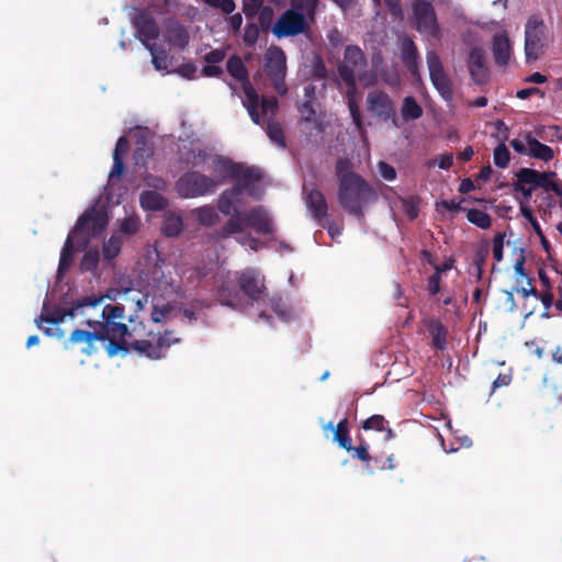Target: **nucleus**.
<instances>
[{
	"instance_id": "f257e3e1",
	"label": "nucleus",
	"mask_w": 562,
	"mask_h": 562,
	"mask_svg": "<svg viewBox=\"0 0 562 562\" xmlns=\"http://www.w3.org/2000/svg\"><path fill=\"white\" fill-rule=\"evenodd\" d=\"M87 325L93 330L75 329L69 337L74 345L85 344L82 352L90 356L95 351V341H108L106 352L110 357L119 351H136L151 360H159L166 357L169 348L178 344L180 338L175 336L173 330L162 333L145 331L143 322L132 324L131 328L116 321H87Z\"/></svg>"
},
{
	"instance_id": "f03ea898",
	"label": "nucleus",
	"mask_w": 562,
	"mask_h": 562,
	"mask_svg": "<svg viewBox=\"0 0 562 562\" xmlns=\"http://www.w3.org/2000/svg\"><path fill=\"white\" fill-rule=\"evenodd\" d=\"M353 165L348 158L336 161L335 171L338 179V202L350 215L362 217L363 206L375 193L369 183L352 170Z\"/></svg>"
},
{
	"instance_id": "7ed1b4c3",
	"label": "nucleus",
	"mask_w": 562,
	"mask_h": 562,
	"mask_svg": "<svg viewBox=\"0 0 562 562\" xmlns=\"http://www.w3.org/2000/svg\"><path fill=\"white\" fill-rule=\"evenodd\" d=\"M367 58L363 50L356 45H348L344 52V58L338 64V75L346 85V98L348 109L356 127L362 130V116L358 104L357 78L359 81L371 85L373 78H368Z\"/></svg>"
},
{
	"instance_id": "20e7f679",
	"label": "nucleus",
	"mask_w": 562,
	"mask_h": 562,
	"mask_svg": "<svg viewBox=\"0 0 562 562\" xmlns=\"http://www.w3.org/2000/svg\"><path fill=\"white\" fill-rule=\"evenodd\" d=\"M263 179V172L260 168L250 166L246 167L240 164L238 176L234 179L236 183L224 190L217 199V210L223 215H229L233 206L239 203L240 195L246 191L249 195L259 198L256 194V184Z\"/></svg>"
},
{
	"instance_id": "39448f33",
	"label": "nucleus",
	"mask_w": 562,
	"mask_h": 562,
	"mask_svg": "<svg viewBox=\"0 0 562 562\" xmlns=\"http://www.w3.org/2000/svg\"><path fill=\"white\" fill-rule=\"evenodd\" d=\"M226 69L232 77L241 82L243 91L245 93L243 104L247 109L252 122L259 124V113L257 110L258 93L249 80L248 70L244 61L239 56L232 55L227 60Z\"/></svg>"
},
{
	"instance_id": "423d86ee",
	"label": "nucleus",
	"mask_w": 562,
	"mask_h": 562,
	"mask_svg": "<svg viewBox=\"0 0 562 562\" xmlns=\"http://www.w3.org/2000/svg\"><path fill=\"white\" fill-rule=\"evenodd\" d=\"M108 223L109 217L104 211L91 207L78 218L71 232L78 237L81 248H85L91 237L99 236L105 229Z\"/></svg>"
},
{
	"instance_id": "0eeeda50",
	"label": "nucleus",
	"mask_w": 562,
	"mask_h": 562,
	"mask_svg": "<svg viewBox=\"0 0 562 562\" xmlns=\"http://www.w3.org/2000/svg\"><path fill=\"white\" fill-rule=\"evenodd\" d=\"M547 25L540 14H532L525 25L526 60H537L546 48Z\"/></svg>"
},
{
	"instance_id": "6e6552de",
	"label": "nucleus",
	"mask_w": 562,
	"mask_h": 562,
	"mask_svg": "<svg viewBox=\"0 0 562 562\" xmlns=\"http://www.w3.org/2000/svg\"><path fill=\"white\" fill-rule=\"evenodd\" d=\"M218 182L212 177L199 171H188L176 183L181 198H198L212 194L216 191Z\"/></svg>"
},
{
	"instance_id": "1a4fd4ad",
	"label": "nucleus",
	"mask_w": 562,
	"mask_h": 562,
	"mask_svg": "<svg viewBox=\"0 0 562 562\" xmlns=\"http://www.w3.org/2000/svg\"><path fill=\"white\" fill-rule=\"evenodd\" d=\"M414 29L435 40L441 38V30L434 5L427 0H414L412 3Z\"/></svg>"
},
{
	"instance_id": "9d476101",
	"label": "nucleus",
	"mask_w": 562,
	"mask_h": 562,
	"mask_svg": "<svg viewBox=\"0 0 562 562\" xmlns=\"http://www.w3.org/2000/svg\"><path fill=\"white\" fill-rule=\"evenodd\" d=\"M297 122L296 128L307 139L319 137L326 128V113L317 110L316 106L308 108L306 104H296Z\"/></svg>"
},
{
	"instance_id": "9b49d317",
	"label": "nucleus",
	"mask_w": 562,
	"mask_h": 562,
	"mask_svg": "<svg viewBox=\"0 0 562 562\" xmlns=\"http://www.w3.org/2000/svg\"><path fill=\"white\" fill-rule=\"evenodd\" d=\"M265 71L271 80L276 92L280 95L286 94V56L280 47L272 46L267 50L265 58Z\"/></svg>"
},
{
	"instance_id": "f8f14e48",
	"label": "nucleus",
	"mask_w": 562,
	"mask_h": 562,
	"mask_svg": "<svg viewBox=\"0 0 562 562\" xmlns=\"http://www.w3.org/2000/svg\"><path fill=\"white\" fill-rule=\"evenodd\" d=\"M307 27L302 12L285 10L273 24L271 32L277 38L293 37L304 33Z\"/></svg>"
},
{
	"instance_id": "ddd939ff",
	"label": "nucleus",
	"mask_w": 562,
	"mask_h": 562,
	"mask_svg": "<svg viewBox=\"0 0 562 562\" xmlns=\"http://www.w3.org/2000/svg\"><path fill=\"white\" fill-rule=\"evenodd\" d=\"M426 61L429 69V77L431 83L447 102L453 98L451 80L447 76L443 65L439 55L435 50H429L426 54Z\"/></svg>"
},
{
	"instance_id": "4468645a",
	"label": "nucleus",
	"mask_w": 562,
	"mask_h": 562,
	"mask_svg": "<svg viewBox=\"0 0 562 562\" xmlns=\"http://www.w3.org/2000/svg\"><path fill=\"white\" fill-rule=\"evenodd\" d=\"M102 296L89 295L81 299H77L76 301L70 302L69 306L64 307L61 310H56L54 313L49 315H41L40 321L45 323H50L57 325L68 316L76 317L78 315L83 314V310L86 307H95L100 305L102 302Z\"/></svg>"
},
{
	"instance_id": "2eb2a0df",
	"label": "nucleus",
	"mask_w": 562,
	"mask_h": 562,
	"mask_svg": "<svg viewBox=\"0 0 562 562\" xmlns=\"http://www.w3.org/2000/svg\"><path fill=\"white\" fill-rule=\"evenodd\" d=\"M239 292H243L250 303L258 302L265 295V280L258 272L247 269L240 273H236Z\"/></svg>"
},
{
	"instance_id": "dca6fc26",
	"label": "nucleus",
	"mask_w": 562,
	"mask_h": 562,
	"mask_svg": "<svg viewBox=\"0 0 562 562\" xmlns=\"http://www.w3.org/2000/svg\"><path fill=\"white\" fill-rule=\"evenodd\" d=\"M368 110L382 121L395 122V108L392 99L384 91L374 90L367 97Z\"/></svg>"
},
{
	"instance_id": "f3484780",
	"label": "nucleus",
	"mask_w": 562,
	"mask_h": 562,
	"mask_svg": "<svg viewBox=\"0 0 562 562\" xmlns=\"http://www.w3.org/2000/svg\"><path fill=\"white\" fill-rule=\"evenodd\" d=\"M216 299L222 305L235 310L243 308L244 301L239 292L237 277L235 279H231L229 277L221 279L216 289Z\"/></svg>"
},
{
	"instance_id": "a211bd4d",
	"label": "nucleus",
	"mask_w": 562,
	"mask_h": 562,
	"mask_svg": "<svg viewBox=\"0 0 562 562\" xmlns=\"http://www.w3.org/2000/svg\"><path fill=\"white\" fill-rule=\"evenodd\" d=\"M245 224L261 235H270L276 231L272 217L262 205L245 212Z\"/></svg>"
},
{
	"instance_id": "6ab92c4d",
	"label": "nucleus",
	"mask_w": 562,
	"mask_h": 562,
	"mask_svg": "<svg viewBox=\"0 0 562 562\" xmlns=\"http://www.w3.org/2000/svg\"><path fill=\"white\" fill-rule=\"evenodd\" d=\"M211 170L214 173L212 178L221 186L238 176L240 162H235L228 157L216 155L212 158Z\"/></svg>"
},
{
	"instance_id": "aec40b11",
	"label": "nucleus",
	"mask_w": 562,
	"mask_h": 562,
	"mask_svg": "<svg viewBox=\"0 0 562 562\" xmlns=\"http://www.w3.org/2000/svg\"><path fill=\"white\" fill-rule=\"evenodd\" d=\"M134 26L145 47H147V45H151L150 41H154L159 36L158 24L147 12H139L134 18Z\"/></svg>"
},
{
	"instance_id": "412c9836",
	"label": "nucleus",
	"mask_w": 562,
	"mask_h": 562,
	"mask_svg": "<svg viewBox=\"0 0 562 562\" xmlns=\"http://www.w3.org/2000/svg\"><path fill=\"white\" fill-rule=\"evenodd\" d=\"M468 67L474 82L479 85L487 82L490 72L485 64L483 49L481 47H473L470 50Z\"/></svg>"
},
{
	"instance_id": "4be33fe9",
	"label": "nucleus",
	"mask_w": 562,
	"mask_h": 562,
	"mask_svg": "<svg viewBox=\"0 0 562 562\" xmlns=\"http://www.w3.org/2000/svg\"><path fill=\"white\" fill-rule=\"evenodd\" d=\"M229 218L226 223L217 231L213 232L212 238L216 241L227 239L233 234L240 233L245 224V212H241L233 206L232 213L228 215Z\"/></svg>"
},
{
	"instance_id": "5701e85b",
	"label": "nucleus",
	"mask_w": 562,
	"mask_h": 562,
	"mask_svg": "<svg viewBox=\"0 0 562 562\" xmlns=\"http://www.w3.org/2000/svg\"><path fill=\"white\" fill-rule=\"evenodd\" d=\"M492 53L497 66L505 67L508 65L513 48L512 42L506 32L497 33L493 36Z\"/></svg>"
},
{
	"instance_id": "b1692460",
	"label": "nucleus",
	"mask_w": 562,
	"mask_h": 562,
	"mask_svg": "<svg viewBox=\"0 0 562 562\" xmlns=\"http://www.w3.org/2000/svg\"><path fill=\"white\" fill-rule=\"evenodd\" d=\"M516 178H517L516 181L512 184L513 190L515 192H519L522 194V196H524V200H521L522 202H528L532 195L533 190H535V187L532 186V183H537L536 182V179L538 178L537 170L531 169V168H521L516 173Z\"/></svg>"
},
{
	"instance_id": "393cba45",
	"label": "nucleus",
	"mask_w": 562,
	"mask_h": 562,
	"mask_svg": "<svg viewBox=\"0 0 562 562\" xmlns=\"http://www.w3.org/2000/svg\"><path fill=\"white\" fill-rule=\"evenodd\" d=\"M515 151L528 155L542 161H549L553 158V149L543 143H509Z\"/></svg>"
},
{
	"instance_id": "a878e982",
	"label": "nucleus",
	"mask_w": 562,
	"mask_h": 562,
	"mask_svg": "<svg viewBox=\"0 0 562 562\" xmlns=\"http://www.w3.org/2000/svg\"><path fill=\"white\" fill-rule=\"evenodd\" d=\"M401 58L404 66L413 76L418 74L419 53L416 44L411 37H405L402 42Z\"/></svg>"
},
{
	"instance_id": "bb28decb",
	"label": "nucleus",
	"mask_w": 562,
	"mask_h": 562,
	"mask_svg": "<svg viewBox=\"0 0 562 562\" xmlns=\"http://www.w3.org/2000/svg\"><path fill=\"white\" fill-rule=\"evenodd\" d=\"M424 324L431 337V347L436 350H445L447 347L448 330L437 318H427Z\"/></svg>"
},
{
	"instance_id": "cd10ccee",
	"label": "nucleus",
	"mask_w": 562,
	"mask_h": 562,
	"mask_svg": "<svg viewBox=\"0 0 562 562\" xmlns=\"http://www.w3.org/2000/svg\"><path fill=\"white\" fill-rule=\"evenodd\" d=\"M324 430H331L334 432L333 440L337 442V445L350 451L351 449V437L349 432L348 419L342 418L336 426H334L333 422H329L325 425Z\"/></svg>"
},
{
	"instance_id": "c85d7f7f",
	"label": "nucleus",
	"mask_w": 562,
	"mask_h": 562,
	"mask_svg": "<svg viewBox=\"0 0 562 562\" xmlns=\"http://www.w3.org/2000/svg\"><path fill=\"white\" fill-rule=\"evenodd\" d=\"M306 205L315 220L322 221L327 216L328 205L324 194L319 190L313 189L308 192Z\"/></svg>"
},
{
	"instance_id": "c756f323",
	"label": "nucleus",
	"mask_w": 562,
	"mask_h": 562,
	"mask_svg": "<svg viewBox=\"0 0 562 562\" xmlns=\"http://www.w3.org/2000/svg\"><path fill=\"white\" fill-rule=\"evenodd\" d=\"M166 37L170 45L180 49L186 48L190 42L188 30L179 22H171L167 25Z\"/></svg>"
},
{
	"instance_id": "7c9ffc66",
	"label": "nucleus",
	"mask_w": 562,
	"mask_h": 562,
	"mask_svg": "<svg viewBox=\"0 0 562 562\" xmlns=\"http://www.w3.org/2000/svg\"><path fill=\"white\" fill-rule=\"evenodd\" d=\"M139 203L146 211H161L168 206V200L154 190L143 191L139 195Z\"/></svg>"
},
{
	"instance_id": "2f4dec72",
	"label": "nucleus",
	"mask_w": 562,
	"mask_h": 562,
	"mask_svg": "<svg viewBox=\"0 0 562 562\" xmlns=\"http://www.w3.org/2000/svg\"><path fill=\"white\" fill-rule=\"evenodd\" d=\"M124 300L130 303L131 307H133V313L127 316V321L131 324H137L139 321V312L144 308V305L147 303V295L140 292H133L131 290L126 291L124 294Z\"/></svg>"
},
{
	"instance_id": "473e14b6",
	"label": "nucleus",
	"mask_w": 562,
	"mask_h": 562,
	"mask_svg": "<svg viewBox=\"0 0 562 562\" xmlns=\"http://www.w3.org/2000/svg\"><path fill=\"white\" fill-rule=\"evenodd\" d=\"M75 239L78 240V237L72 234V232H70L66 238V241L64 244V247L60 251V258H59V265H58V273H63L65 271H67L71 265H72V260H74V243H75Z\"/></svg>"
},
{
	"instance_id": "72a5a7b5",
	"label": "nucleus",
	"mask_w": 562,
	"mask_h": 562,
	"mask_svg": "<svg viewBox=\"0 0 562 562\" xmlns=\"http://www.w3.org/2000/svg\"><path fill=\"white\" fill-rule=\"evenodd\" d=\"M192 215L200 225L205 227H212L220 222V215L217 211L211 205H204L194 209L192 211Z\"/></svg>"
},
{
	"instance_id": "f704fd0d",
	"label": "nucleus",
	"mask_w": 562,
	"mask_h": 562,
	"mask_svg": "<svg viewBox=\"0 0 562 562\" xmlns=\"http://www.w3.org/2000/svg\"><path fill=\"white\" fill-rule=\"evenodd\" d=\"M183 231L182 217L176 213H168L164 216L161 233L166 237H177Z\"/></svg>"
},
{
	"instance_id": "c9c22d12",
	"label": "nucleus",
	"mask_w": 562,
	"mask_h": 562,
	"mask_svg": "<svg viewBox=\"0 0 562 562\" xmlns=\"http://www.w3.org/2000/svg\"><path fill=\"white\" fill-rule=\"evenodd\" d=\"M424 110L412 95L403 99L401 115L404 121H415L423 116Z\"/></svg>"
},
{
	"instance_id": "e433bc0d",
	"label": "nucleus",
	"mask_w": 562,
	"mask_h": 562,
	"mask_svg": "<svg viewBox=\"0 0 562 562\" xmlns=\"http://www.w3.org/2000/svg\"><path fill=\"white\" fill-rule=\"evenodd\" d=\"M155 132L147 126L136 125L130 127L124 135L116 140H153Z\"/></svg>"
},
{
	"instance_id": "4c0bfd02",
	"label": "nucleus",
	"mask_w": 562,
	"mask_h": 562,
	"mask_svg": "<svg viewBox=\"0 0 562 562\" xmlns=\"http://www.w3.org/2000/svg\"><path fill=\"white\" fill-rule=\"evenodd\" d=\"M536 136L528 134L526 140H537V137H541L547 140H562V127L557 125L541 126L535 131Z\"/></svg>"
},
{
	"instance_id": "58836bf2",
	"label": "nucleus",
	"mask_w": 562,
	"mask_h": 562,
	"mask_svg": "<svg viewBox=\"0 0 562 562\" xmlns=\"http://www.w3.org/2000/svg\"><path fill=\"white\" fill-rule=\"evenodd\" d=\"M151 55V63L156 70L168 69V54L164 47H159L156 44L147 45L146 47Z\"/></svg>"
},
{
	"instance_id": "ea45409f",
	"label": "nucleus",
	"mask_w": 562,
	"mask_h": 562,
	"mask_svg": "<svg viewBox=\"0 0 562 562\" xmlns=\"http://www.w3.org/2000/svg\"><path fill=\"white\" fill-rule=\"evenodd\" d=\"M130 143H116L114 153H113V166L110 171L109 178L110 180L113 178H119L124 171V162L121 157V151H126L128 149Z\"/></svg>"
},
{
	"instance_id": "a19ab883",
	"label": "nucleus",
	"mask_w": 562,
	"mask_h": 562,
	"mask_svg": "<svg viewBox=\"0 0 562 562\" xmlns=\"http://www.w3.org/2000/svg\"><path fill=\"white\" fill-rule=\"evenodd\" d=\"M278 106L279 103L276 97H262L261 99L258 98L257 110L259 113V122L266 116H269V120H271V117L276 115Z\"/></svg>"
},
{
	"instance_id": "79ce46f5",
	"label": "nucleus",
	"mask_w": 562,
	"mask_h": 562,
	"mask_svg": "<svg viewBox=\"0 0 562 562\" xmlns=\"http://www.w3.org/2000/svg\"><path fill=\"white\" fill-rule=\"evenodd\" d=\"M122 244H123V240H122L121 236L112 235L103 244V247H102V255H103L104 259L112 260L115 257H117V255L121 251Z\"/></svg>"
},
{
	"instance_id": "37998d69",
	"label": "nucleus",
	"mask_w": 562,
	"mask_h": 562,
	"mask_svg": "<svg viewBox=\"0 0 562 562\" xmlns=\"http://www.w3.org/2000/svg\"><path fill=\"white\" fill-rule=\"evenodd\" d=\"M467 218L470 223L482 229H487L492 225V218L490 214L479 209H470L467 213Z\"/></svg>"
},
{
	"instance_id": "c03bdc74",
	"label": "nucleus",
	"mask_w": 562,
	"mask_h": 562,
	"mask_svg": "<svg viewBox=\"0 0 562 562\" xmlns=\"http://www.w3.org/2000/svg\"><path fill=\"white\" fill-rule=\"evenodd\" d=\"M125 310H126V306L121 303L115 304V305L106 304L102 308L101 316H102L103 321L124 319V318H127V316L125 315Z\"/></svg>"
},
{
	"instance_id": "a18cd8bd",
	"label": "nucleus",
	"mask_w": 562,
	"mask_h": 562,
	"mask_svg": "<svg viewBox=\"0 0 562 562\" xmlns=\"http://www.w3.org/2000/svg\"><path fill=\"white\" fill-rule=\"evenodd\" d=\"M140 218L137 215L127 216L120 223V232L127 236L135 235L140 227Z\"/></svg>"
},
{
	"instance_id": "49530a36",
	"label": "nucleus",
	"mask_w": 562,
	"mask_h": 562,
	"mask_svg": "<svg viewBox=\"0 0 562 562\" xmlns=\"http://www.w3.org/2000/svg\"><path fill=\"white\" fill-rule=\"evenodd\" d=\"M100 261V255L98 250H88L85 252V255L81 258L80 261V269L82 271H94Z\"/></svg>"
},
{
	"instance_id": "de8ad7c7",
	"label": "nucleus",
	"mask_w": 562,
	"mask_h": 562,
	"mask_svg": "<svg viewBox=\"0 0 562 562\" xmlns=\"http://www.w3.org/2000/svg\"><path fill=\"white\" fill-rule=\"evenodd\" d=\"M257 15H258V21H259V27L261 29V31H263V32L271 31V29L273 26V16H274L273 9L270 5H266L258 12Z\"/></svg>"
},
{
	"instance_id": "09e8293b",
	"label": "nucleus",
	"mask_w": 562,
	"mask_h": 562,
	"mask_svg": "<svg viewBox=\"0 0 562 562\" xmlns=\"http://www.w3.org/2000/svg\"><path fill=\"white\" fill-rule=\"evenodd\" d=\"M494 164L498 168H506L510 160V153L506 147L505 143H499L494 149L493 155Z\"/></svg>"
},
{
	"instance_id": "8fccbe9b",
	"label": "nucleus",
	"mask_w": 562,
	"mask_h": 562,
	"mask_svg": "<svg viewBox=\"0 0 562 562\" xmlns=\"http://www.w3.org/2000/svg\"><path fill=\"white\" fill-rule=\"evenodd\" d=\"M260 27L255 23H247L244 30L243 41L247 47L256 45L259 38Z\"/></svg>"
},
{
	"instance_id": "3c124183",
	"label": "nucleus",
	"mask_w": 562,
	"mask_h": 562,
	"mask_svg": "<svg viewBox=\"0 0 562 562\" xmlns=\"http://www.w3.org/2000/svg\"><path fill=\"white\" fill-rule=\"evenodd\" d=\"M317 3L318 0H291V8L289 10L311 15L315 12Z\"/></svg>"
},
{
	"instance_id": "603ef678",
	"label": "nucleus",
	"mask_w": 562,
	"mask_h": 562,
	"mask_svg": "<svg viewBox=\"0 0 562 562\" xmlns=\"http://www.w3.org/2000/svg\"><path fill=\"white\" fill-rule=\"evenodd\" d=\"M387 420L382 415H372L362 423V429L384 431Z\"/></svg>"
},
{
	"instance_id": "864d4df0",
	"label": "nucleus",
	"mask_w": 562,
	"mask_h": 562,
	"mask_svg": "<svg viewBox=\"0 0 562 562\" xmlns=\"http://www.w3.org/2000/svg\"><path fill=\"white\" fill-rule=\"evenodd\" d=\"M263 7V0H243V12L248 20L256 18Z\"/></svg>"
},
{
	"instance_id": "5fc2aeb1",
	"label": "nucleus",
	"mask_w": 562,
	"mask_h": 562,
	"mask_svg": "<svg viewBox=\"0 0 562 562\" xmlns=\"http://www.w3.org/2000/svg\"><path fill=\"white\" fill-rule=\"evenodd\" d=\"M401 203L402 210L404 214L408 217V220L414 221L415 218H417L419 209L418 203L414 198L402 199Z\"/></svg>"
},
{
	"instance_id": "6e6d98bb",
	"label": "nucleus",
	"mask_w": 562,
	"mask_h": 562,
	"mask_svg": "<svg viewBox=\"0 0 562 562\" xmlns=\"http://www.w3.org/2000/svg\"><path fill=\"white\" fill-rule=\"evenodd\" d=\"M538 178L536 179L537 183H532L536 188H542L546 191H549L550 184L553 183L557 173L553 171L539 172L537 171Z\"/></svg>"
},
{
	"instance_id": "4d7b16f0",
	"label": "nucleus",
	"mask_w": 562,
	"mask_h": 562,
	"mask_svg": "<svg viewBox=\"0 0 562 562\" xmlns=\"http://www.w3.org/2000/svg\"><path fill=\"white\" fill-rule=\"evenodd\" d=\"M453 164V154L445 153L441 154L428 162V166H438L440 169H449Z\"/></svg>"
},
{
	"instance_id": "13d9d810",
	"label": "nucleus",
	"mask_w": 562,
	"mask_h": 562,
	"mask_svg": "<svg viewBox=\"0 0 562 562\" xmlns=\"http://www.w3.org/2000/svg\"><path fill=\"white\" fill-rule=\"evenodd\" d=\"M296 104H306L308 108L317 105L316 87L308 83L304 87V100Z\"/></svg>"
},
{
	"instance_id": "bf43d9fd",
	"label": "nucleus",
	"mask_w": 562,
	"mask_h": 562,
	"mask_svg": "<svg viewBox=\"0 0 562 562\" xmlns=\"http://www.w3.org/2000/svg\"><path fill=\"white\" fill-rule=\"evenodd\" d=\"M505 233H497L493 238V257L496 261L503 260Z\"/></svg>"
},
{
	"instance_id": "052dcab7",
	"label": "nucleus",
	"mask_w": 562,
	"mask_h": 562,
	"mask_svg": "<svg viewBox=\"0 0 562 562\" xmlns=\"http://www.w3.org/2000/svg\"><path fill=\"white\" fill-rule=\"evenodd\" d=\"M173 72L178 74L179 76H181L186 79L192 80L195 78L196 67L192 63H184V64L180 65L179 67H177L173 70Z\"/></svg>"
},
{
	"instance_id": "680f3d73",
	"label": "nucleus",
	"mask_w": 562,
	"mask_h": 562,
	"mask_svg": "<svg viewBox=\"0 0 562 562\" xmlns=\"http://www.w3.org/2000/svg\"><path fill=\"white\" fill-rule=\"evenodd\" d=\"M268 136L270 140H284L283 131L278 122L268 120Z\"/></svg>"
},
{
	"instance_id": "e2e57ef3",
	"label": "nucleus",
	"mask_w": 562,
	"mask_h": 562,
	"mask_svg": "<svg viewBox=\"0 0 562 562\" xmlns=\"http://www.w3.org/2000/svg\"><path fill=\"white\" fill-rule=\"evenodd\" d=\"M349 452H352V457L357 458L361 461L368 462L371 460V456L369 453V447L367 443H362L358 447H353L351 445V449Z\"/></svg>"
},
{
	"instance_id": "0e129e2a",
	"label": "nucleus",
	"mask_w": 562,
	"mask_h": 562,
	"mask_svg": "<svg viewBox=\"0 0 562 562\" xmlns=\"http://www.w3.org/2000/svg\"><path fill=\"white\" fill-rule=\"evenodd\" d=\"M225 56H226V53L224 49L216 48V49H212L211 52L205 54L204 60L207 64L216 65L218 63H222L224 60Z\"/></svg>"
},
{
	"instance_id": "69168bd1",
	"label": "nucleus",
	"mask_w": 562,
	"mask_h": 562,
	"mask_svg": "<svg viewBox=\"0 0 562 562\" xmlns=\"http://www.w3.org/2000/svg\"><path fill=\"white\" fill-rule=\"evenodd\" d=\"M378 167H379L380 175L385 180L392 181V180H394L396 178V171H395L394 167H392L387 162L380 161Z\"/></svg>"
},
{
	"instance_id": "338daca9",
	"label": "nucleus",
	"mask_w": 562,
	"mask_h": 562,
	"mask_svg": "<svg viewBox=\"0 0 562 562\" xmlns=\"http://www.w3.org/2000/svg\"><path fill=\"white\" fill-rule=\"evenodd\" d=\"M312 74L317 79H325L327 77V69L322 59H316L314 61Z\"/></svg>"
},
{
	"instance_id": "774afa93",
	"label": "nucleus",
	"mask_w": 562,
	"mask_h": 562,
	"mask_svg": "<svg viewBox=\"0 0 562 562\" xmlns=\"http://www.w3.org/2000/svg\"><path fill=\"white\" fill-rule=\"evenodd\" d=\"M441 277L438 273H434L428 279V292L430 295H436L440 291Z\"/></svg>"
}]
</instances>
